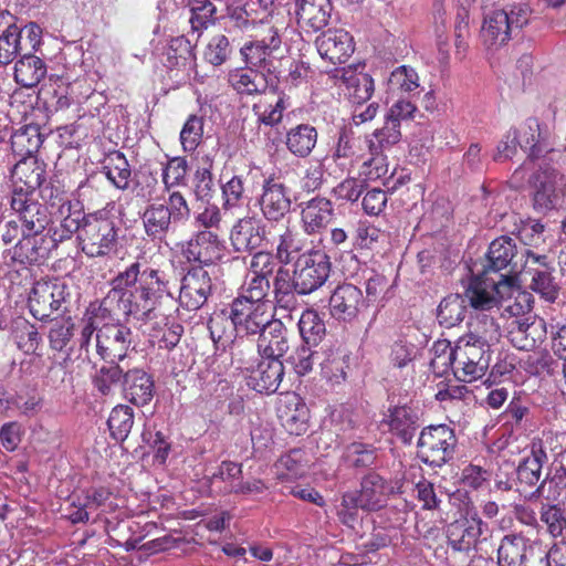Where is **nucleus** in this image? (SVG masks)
I'll list each match as a JSON object with an SVG mask.
<instances>
[{"label": "nucleus", "instance_id": "obj_1", "mask_svg": "<svg viewBox=\"0 0 566 566\" xmlns=\"http://www.w3.org/2000/svg\"><path fill=\"white\" fill-rule=\"evenodd\" d=\"M165 297H172L165 272L135 261L112 279L98 310L116 311L127 321L146 323L157 317L156 310Z\"/></svg>", "mask_w": 566, "mask_h": 566}, {"label": "nucleus", "instance_id": "obj_2", "mask_svg": "<svg viewBox=\"0 0 566 566\" xmlns=\"http://www.w3.org/2000/svg\"><path fill=\"white\" fill-rule=\"evenodd\" d=\"M189 218L190 207L180 191L169 192L166 203L148 205L142 214L145 233L151 240L158 241H163L169 233H174L176 226L187 222Z\"/></svg>", "mask_w": 566, "mask_h": 566}, {"label": "nucleus", "instance_id": "obj_3", "mask_svg": "<svg viewBox=\"0 0 566 566\" xmlns=\"http://www.w3.org/2000/svg\"><path fill=\"white\" fill-rule=\"evenodd\" d=\"M455 447L457 438L449 426H428L419 434L417 457L430 467L441 468L453 459Z\"/></svg>", "mask_w": 566, "mask_h": 566}, {"label": "nucleus", "instance_id": "obj_4", "mask_svg": "<svg viewBox=\"0 0 566 566\" xmlns=\"http://www.w3.org/2000/svg\"><path fill=\"white\" fill-rule=\"evenodd\" d=\"M528 21L527 10L515 7L510 11L495 9L484 17L481 29L483 44L489 50H496L506 44L515 32Z\"/></svg>", "mask_w": 566, "mask_h": 566}, {"label": "nucleus", "instance_id": "obj_5", "mask_svg": "<svg viewBox=\"0 0 566 566\" xmlns=\"http://www.w3.org/2000/svg\"><path fill=\"white\" fill-rule=\"evenodd\" d=\"M530 182L533 191V207L537 212L546 213L563 205L566 196V176L557 169L541 166Z\"/></svg>", "mask_w": 566, "mask_h": 566}, {"label": "nucleus", "instance_id": "obj_6", "mask_svg": "<svg viewBox=\"0 0 566 566\" xmlns=\"http://www.w3.org/2000/svg\"><path fill=\"white\" fill-rule=\"evenodd\" d=\"M499 281L489 279L488 275L475 276L465 289V303L469 302L472 308L481 312L496 307L500 300L512 296L514 292V280L507 275H501Z\"/></svg>", "mask_w": 566, "mask_h": 566}, {"label": "nucleus", "instance_id": "obj_7", "mask_svg": "<svg viewBox=\"0 0 566 566\" xmlns=\"http://www.w3.org/2000/svg\"><path fill=\"white\" fill-rule=\"evenodd\" d=\"M524 255V268L520 272L522 281L545 301L554 302L558 296L559 286L547 255L536 254L532 250H525Z\"/></svg>", "mask_w": 566, "mask_h": 566}, {"label": "nucleus", "instance_id": "obj_8", "mask_svg": "<svg viewBox=\"0 0 566 566\" xmlns=\"http://www.w3.org/2000/svg\"><path fill=\"white\" fill-rule=\"evenodd\" d=\"M117 231L113 219L88 216L77 235L82 251L91 258L108 254L116 247Z\"/></svg>", "mask_w": 566, "mask_h": 566}, {"label": "nucleus", "instance_id": "obj_9", "mask_svg": "<svg viewBox=\"0 0 566 566\" xmlns=\"http://www.w3.org/2000/svg\"><path fill=\"white\" fill-rule=\"evenodd\" d=\"M293 272L298 283L300 295L311 294L323 286L329 277V256L321 250H311L296 258Z\"/></svg>", "mask_w": 566, "mask_h": 566}, {"label": "nucleus", "instance_id": "obj_10", "mask_svg": "<svg viewBox=\"0 0 566 566\" xmlns=\"http://www.w3.org/2000/svg\"><path fill=\"white\" fill-rule=\"evenodd\" d=\"M453 360L454 377L460 381L471 382L485 375L491 363V349L460 337Z\"/></svg>", "mask_w": 566, "mask_h": 566}, {"label": "nucleus", "instance_id": "obj_11", "mask_svg": "<svg viewBox=\"0 0 566 566\" xmlns=\"http://www.w3.org/2000/svg\"><path fill=\"white\" fill-rule=\"evenodd\" d=\"M230 315L237 328V337L241 346L253 352L254 345L245 342L244 336H255L269 324L272 316L265 304H254L247 300H233L230 304Z\"/></svg>", "mask_w": 566, "mask_h": 566}, {"label": "nucleus", "instance_id": "obj_12", "mask_svg": "<svg viewBox=\"0 0 566 566\" xmlns=\"http://www.w3.org/2000/svg\"><path fill=\"white\" fill-rule=\"evenodd\" d=\"M96 354L104 361H123L134 349V334L123 323L104 324L96 333Z\"/></svg>", "mask_w": 566, "mask_h": 566}, {"label": "nucleus", "instance_id": "obj_13", "mask_svg": "<svg viewBox=\"0 0 566 566\" xmlns=\"http://www.w3.org/2000/svg\"><path fill=\"white\" fill-rule=\"evenodd\" d=\"M526 249L521 252L517 251L515 241L506 235L494 239L489 247L486 253V264L484 265L483 275H489L491 272H500L507 270L504 275L511 276L516 282V275L524 268V255Z\"/></svg>", "mask_w": 566, "mask_h": 566}, {"label": "nucleus", "instance_id": "obj_14", "mask_svg": "<svg viewBox=\"0 0 566 566\" xmlns=\"http://www.w3.org/2000/svg\"><path fill=\"white\" fill-rule=\"evenodd\" d=\"M268 226L262 218L244 216L231 227L229 240L234 252L252 254L268 247Z\"/></svg>", "mask_w": 566, "mask_h": 566}, {"label": "nucleus", "instance_id": "obj_15", "mask_svg": "<svg viewBox=\"0 0 566 566\" xmlns=\"http://www.w3.org/2000/svg\"><path fill=\"white\" fill-rule=\"evenodd\" d=\"M10 206L22 227V233L41 234L50 222L48 208L28 191L14 190Z\"/></svg>", "mask_w": 566, "mask_h": 566}, {"label": "nucleus", "instance_id": "obj_16", "mask_svg": "<svg viewBox=\"0 0 566 566\" xmlns=\"http://www.w3.org/2000/svg\"><path fill=\"white\" fill-rule=\"evenodd\" d=\"M67 295L66 286L63 283L38 281L34 283L28 298L30 313L35 319L46 321L61 308Z\"/></svg>", "mask_w": 566, "mask_h": 566}, {"label": "nucleus", "instance_id": "obj_17", "mask_svg": "<svg viewBox=\"0 0 566 566\" xmlns=\"http://www.w3.org/2000/svg\"><path fill=\"white\" fill-rule=\"evenodd\" d=\"M258 205L262 217L268 221H280L291 210V189L277 177L263 179Z\"/></svg>", "mask_w": 566, "mask_h": 566}, {"label": "nucleus", "instance_id": "obj_18", "mask_svg": "<svg viewBox=\"0 0 566 566\" xmlns=\"http://www.w3.org/2000/svg\"><path fill=\"white\" fill-rule=\"evenodd\" d=\"M212 290L209 272L203 266H191L181 279L180 305L190 311L199 310L207 303Z\"/></svg>", "mask_w": 566, "mask_h": 566}, {"label": "nucleus", "instance_id": "obj_19", "mask_svg": "<svg viewBox=\"0 0 566 566\" xmlns=\"http://www.w3.org/2000/svg\"><path fill=\"white\" fill-rule=\"evenodd\" d=\"M182 256L198 266H209L221 260L223 244L212 230H198L182 247Z\"/></svg>", "mask_w": 566, "mask_h": 566}, {"label": "nucleus", "instance_id": "obj_20", "mask_svg": "<svg viewBox=\"0 0 566 566\" xmlns=\"http://www.w3.org/2000/svg\"><path fill=\"white\" fill-rule=\"evenodd\" d=\"M240 368L249 373L248 385L260 394L271 395L277 391L284 377V366L281 359L261 357L254 366L240 358Z\"/></svg>", "mask_w": 566, "mask_h": 566}, {"label": "nucleus", "instance_id": "obj_21", "mask_svg": "<svg viewBox=\"0 0 566 566\" xmlns=\"http://www.w3.org/2000/svg\"><path fill=\"white\" fill-rule=\"evenodd\" d=\"M87 218L78 200L61 198L56 210L52 212L54 226L51 238L56 243L71 239L75 233L78 235Z\"/></svg>", "mask_w": 566, "mask_h": 566}, {"label": "nucleus", "instance_id": "obj_22", "mask_svg": "<svg viewBox=\"0 0 566 566\" xmlns=\"http://www.w3.org/2000/svg\"><path fill=\"white\" fill-rule=\"evenodd\" d=\"M528 150V158L538 159L546 154L554 155L552 134L547 126H542L536 118H528L518 129L512 132V143Z\"/></svg>", "mask_w": 566, "mask_h": 566}, {"label": "nucleus", "instance_id": "obj_23", "mask_svg": "<svg viewBox=\"0 0 566 566\" xmlns=\"http://www.w3.org/2000/svg\"><path fill=\"white\" fill-rule=\"evenodd\" d=\"M541 544L522 534L505 535L497 548L499 566H526L530 557H533Z\"/></svg>", "mask_w": 566, "mask_h": 566}, {"label": "nucleus", "instance_id": "obj_24", "mask_svg": "<svg viewBox=\"0 0 566 566\" xmlns=\"http://www.w3.org/2000/svg\"><path fill=\"white\" fill-rule=\"evenodd\" d=\"M300 208L302 227L310 235L321 233L331 224L335 216L333 202L322 196L301 202Z\"/></svg>", "mask_w": 566, "mask_h": 566}, {"label": "nucleus", "instance_id": "obj_25", "mask_svg": "<svg viewBox=\"0 0 566 566\" xmlns=\"http://www.w3.org/2000/svg\"><path fill=\"white\" fill-rule=\"evenodd\" d=\"M548 460L542 441L531 443L530 453L520 462L516 469L517 491L526 494L530 489L539 485L542 469Z\"/></svg>", "mask_w": 566, "mask_h": 566}, {"label": "nucleus", "instance_id": "obj_26", "mask_svg": "<svg viewBox=\"0 0 566 566\" xmlns=\"http://www.w3.org/2000/svg\"><path fill=\"white\" fill-rule=\"evenodd\" d=\"M485 526L476 514L459 518L447 526L448 544L457 552H469L476 545Z\"/></svg>", "mask_w": 566, "mask_h": 566}, {"label": "nucleus", "instance_id": "obj_27", "mask_svg": "<svg viewBox=\"0 0 566 566\" xmlns=\"http://www.w3.org/2000/svg\"><path fill=\"white\" fill-rule=\"evenodd\" d=\"M363 293L353 284L338 285L328 302L329 314L337 321H354L363 306Z\"/></svg>", "mask_w": 566, "mask_h": 566}, {"label": "nucleus", "instance_id": "obj_28", "mask_svg": "<svg viewBox=\"0 0 566 566\" xmlns=\"http://www.w3.org/2000/svg\"><path fill=\"white\" fill-rule=\"evenodd\" d=\"M123 398L136 407L148 405L155 395L153 377L142 368H132L125 371L122 388Z\"/></svg>", "mask_w": 566, "mask_h": 566}, {"label": "nucleus", "instance_id": "obj_29", "mask_svg": "<svg viewBox=\"0 0 566 566\" xmlns=\"http://www.w3.org/2000/svg\"><path fill=\"white\" fill-rule=\"evenodd\" d=\"M230 86L241 95L264 94L268 90L277 88V77L268 76L250 67L235 69L229 73Z\"/></svg>", "mask_w": 566, "mask_h": 566}, {"label": "nucleus", "instance_id": "obj_30", "mask_svg": "<svg viewBox=\"0 0 566 566\" xmlns=\"http://www.w3.org/2000/svg\"><path fill=\"white\" fill-rule=\"evenodd\" d=\"M319 55L332 64H342L354 52L353 39L344 30H328L315 41Z\"/></svg>", "mask_w": 566, "mask_h": 566}, {"label": "nucleus", "instance_id": "obj_31", "mask_svg": "<svg viewBox=\"0 0 566 566\" xmlns=\"http://www.w3.org/2000/svg\"><path fill=\"white\" fill-rule=\"evenodd\" d=\"M287 329L280 319L271 318L260 332L256 349L261 357L281 359L289 350Z\"/></svg>", "mask_w": 566, "mask_h": 566}, {"label": "nucleus", "instance_id": "obj_32", "mask_svg": "<svg viewBox=\"0 0 566 566\" xmlns=\"http://www.w3.org/2000/svg\"><path fill=\"white\" fill-rule=\"evenodd\" d=\"M55 242L52 238L41 234L22 233L13 250L12 259L22 264H40L50 254Z\"/></svg>", "mask_w": 566, "mask_h": 566}, {"label": "nucleus", "instance_id": "obj_33", "mask_svg": "<svg viewBox=\"0 0 566 566\" xmlns=\"http://www.w3.org/2000/svg\"><path fill=\"white\" fill-rule=\"evenodd\" d=\"M208 329L217 347L226 348L228 345H231L232 356L235 357L239 355L235 350L241 347V343L239 342V337H237L233 316L230 315V305L226 308L214 311L211 314L208 321Z\"/></svg>", "mask_w": 566, "mask_h": 566}, {"label": "nucleus", "instance_id": "obj_34", "mask_svg": "<svg viewBox=\"0 0 566 566\" xmlns=\"http://www.w3.org/2000/svg\"><path fill=\"white\" fill-rule=\"evenodd\" d=\"M277 417L285 430L295 436H302L308 428V408L295 395H289L277 407Z\"/></svg>", "mask_w": 566, "mask_h": 566}, {"label": "nucleus", "instance_id": "obj_35", "mask_svg": "<svg viewBox=\"0 0 566 566\" xmlns=\"http://www.w3.org/2000/svg\"><path fill=\"white\" fill-rule=\"evenodd\" d=\"M400 481L387 482L379 474L371 472L361 481L360 494L365 504V511H377L381 509L389 494L400 492Z\"/></svg>", "mask_w": 566, "mask_h": 566}, {"label": "nucleus", "instance_id": "obj_36", "mask_svg": "<svg viewBox=\"0 0 566 566\" xmlns=\"http://www.w3.org/2000/svg\"><path fill=\"white\" fill-rule=\"evenodd\" d=\"M546 335L545 322L534 318H515L510 324L509 339L514 347L521 350H532L542 343Z\"/></svg>", "mask_w": 566, "mask_h": 566}, {"label": "nucleus", "instance_id": "obj_37", "mask_svg": "<svg viewBox=\"0 0 566 566\" xmlns=\"http://www.w3.org/2000/svg\"><path fill=\"white\" fill-rule=\"evenodd\" d=\"M289 97L279 90H268L263 96L253 104L252 111L258 123L273 127L282 122L283 113L289 107Z\"/></svg>", "mask_w": 566, "mask_h": 566}, {"label": "nucleus", "instance_id": "obj_38", "mask_svg": "<svg viewBox=\"0 0 566 566\" xmlns=\"http://www.w3.org/2000/svg\"><path fill=\"white\" fill-rule=\"evenodd\" d=\"M296 17L301 28L317 32L328 24L331 0H296Z\"/></svg>", "mask_w": 566, "mask_h": 566}, {"label": "nucleus", "instance_id": "obj_39", "mask_svg": "<svg viewBox=\"0 0 566 566\" xmlns=\"http://www.w3.org/2000/svg\"><path fill=\"white\" fill-rule=\"evenodd\" d=\"M387 422L389 431L403 444H410L412 442L420 427L418 412L407 406L390 409Z\"/></svg>", "mask_w": 566, "mask_h": 566}, {"label": "nucleus", "instance_id": "obj_40", "mask_svg": "<svg viewBox=\"0 0 566 566\" xmlns=\"http://www.w3.org/2000/svg\"><path fill=\"white\" fill-rule=\"evenodd\" d=\"M252 29L254 40L275 52L281 48L282 35L286 31L289 21L286 14H274L270 19H261Z\"/></svg>", "mask_w": 566, "mask_h": 566}, {"label": "nucleus", "instance_id": "obj_41", "mask_svg": "<svg viewBox=\"0 0 566 566\" xmlns=\"http://www.w3.org/2000/svg\"><path fill=\"white\" fill-rule=\"evenodd\" d=\"M317 129L310 124H298L285 134V146L287 150L297 158L308 157L317 144Z\"/></svg>", "mask_w": 566, "mask_h": 566}, {"label": "nucleus", "instance_id": "obj_42", "mask_svg": "<svg viewBox=\"0 0 566 566\" xmlns=\"http://www.w3.org/2000/svg\"><path fill=\"white\" fill-rule=\"evenodd\" d=\"M500 326L495 319L485 313H479L468 324V333L461 338L491 349L500 338Z\"/></svg>", "mask_w": 566, "mask_h": 566}, {"label": "nucleus", "instance_id": "obj_43", "mask_svg": "<svg viewBox=\"0 0 566 566\" xmlns=\"http://www.w3.org/2000/svg\"><path fill=\"white\" fill-rule=\"evenodd\" d=\"M44 61L31 53H23L14 65V80L23 87H34L46 75Z\"/></svg>", "mask_w": 566, "mask_h": 566}, {"label": "nucleus", "instance_id": "obj_44", "mask_svg": "<svg viewBox=\"0 0 566 566\" xmlns=\"http://www.w3.org/2000/svg\"><path fill=\"white\" fill-rule=\"evenodd\" d=\"M125 370L120 366V361H105L99 368L95 369L92 376L93 388L99 396H114L118 385L123 388Z\"/></svg>", "mask_w": 566, "mask_h": 566}, {"label": "nucleus", "instance_id": "obj_45", "mask_svg": "<svg viewBox=\"0 0 566 566\" xmlns=\"http://www.w3.org/2000/svg\"><path fill=\"white\" fill-rule=\"evenodd\" d=\"M340 80L346 86V96L354 104L361 105L367 102L374 93V80L367 73L344 69L342 70Z\"/></svg>", "mask_w": 566, "mask_h": 566}, {"label": "nucleus", "instance_id": "obj_46", "mask_svg": "<svg viewBox=\"0 0 566 566\" xmlns=\"http://www.w3.org/2000/svg\"><path fill=\"white\" fill-rule=\"evenodd\" d=\"M273 51L264 48L263 44L256 40L245 43L240 49L242 60L247 64V67L255 70L260 73H265L268 76H276L273 61L270 59Z\"/></svg>", "mask_w": 566, "mask_h": 566}, {"label": "nucleus", "instance_id": "obj_47", "mask_svg": "<svg viewBox=\"0 0 566 566\" xmlns=\"http://www.w3.org/2000/svg\"><path fill=\"white\" fill-rule=\"evenodd\" d=\"M319 356L321 374L325 379L334 384L345 380L346 368H348V355L344 350L339 348L325 349L319 353Z\"/></svg>", "mask_w": 566, "mask_h": 566}, {"label": "nucleus", "instance_id": "obj_48", "mask_svg": "<svg viewBox=\"0 0 566 566\" xmlns=\"http://www.w3.org/2000/svg\"><path fill=\"white\" fill-rule=\"evenodd\" d=\"M43 143L36 125H27L11 136V149L20 160L32 157Z\"/></svg>", "mask_w": 566, "mask_h": 566}, {"label": "nucleus", "instance_id": "obj_49", "mask_svg": "<svg viewBox=\"0 0 566 566\" xmlns=\"http://www.w3.org/2000/svg\"><path fill=\"white\" fill-rule=\"evenodd\" d=\"M103 171L106 178L120 190H126L130 180V166L120 151L111 153L104 160Z\"/></svg>", "mask_w": 566, "mask_h": 566}, {"label": "nucleus", "instance_id": "obj_50", "mask_svg": "<svg viewBox=\"0 0 566 566\" xmlns=\"http://www.w3.org/2000/svg\"><path fill=\"white\" fill-rule=\"evenodd\" d=\"M467 313L465 298L460 294H450L439 304L437 318L441 326L450 328L459 325Z\"/></svg>", "mask_w": 566, "mask_h": 566}, {"label": "nucleus", "instance_id": "obj_51", "mask_svg": "<svg viewBox=\"0 0 566 566\" xmlns=\"http://www.w3.org/2000/svg\"><path fill=\"white\" fill-rule=\"evenodd\" d=\"M297 325L301 337L305 345L317 346L325 337V323L316 311H304L298 319Z\"/></svg>", "mask_w": 566, "mask_h": 566}, {"label": "nucleus", "instance_id": "obj_52", "mask_svg": "<svg viewBox=\"0 0 566 566\" xmlns=\"http://www.w3.org/2000/svg\"><path fill=\"white\" fill-rule=\"evenodd\" d=\"M107 426L114 440L125 441L134 426L133 408L123 403L115 406L109 413Z\"/></svg>", "mask_w": 566, "mask_h": 566}, {"label": "nucleus", "instance_id": "obj_53", "mask_svg": "<svg viewBox=\"0 0 566 566\" xmlns=\"http://www.w3.org/2000/svg\"><path fill=\"white\" fill-rule=\"evenodd\" d=\"M566 490V467L560 462H554L546 478L532 492V495H543L547 492V499L557 500Z\"/></svg>", "mask_w": 566, "mask_h": 566}, {"label": "nucleus", "instance_id": "obj_54", "mask_svg": "<svg viewBox=\"0 0 566 566\" xmlns=\"http://www.w3.org/2000/svg\"><path fill=\"white\" fill-rule=\"evenodd\" d=\"M303 249L298 233L290 227H284L276 238L275 258L280 263H291Z\"/></svg>", "mask_w": 566, "mask_h": 566}, {"label": "nucleus", "instance_id": "obj_55", "mask_svg": "<svg viewBox=\"0 0 566 566\" xmlns=\"http://www.w3.org/2000/svg\"><path fill=\"white\" fill-rule=\"evenodd\" d=\"M24 52L21 42V31L15 24H10L0 35V65L10 64L18 55Z\"/></svg>", "mask_w": 566, "mask_h": 566}, {"label": "nucleus", "instance_id": "obj_56", "mask_svg": "<svg viewBox=\"0 0 566 566\" xmlns=\"http://www.w3.org/2000/svg\"><path fill=\"white\" fill-rule=\"evenodd\" d=\"M227 18L232 22L233 27L240 31H252L255 23L260 22V13L255 8V3H245L244 6H235L227 2Z\"/></svg>", "mask_w": 566, "mask_h": 566}, {"label": "nucleus", "instance_id": "obj_57", "mask_svg": "<svg viewBox=\"0 0 566 566\" xmlns=\"http://www.w3.org/2000/svg\"><path fill=\"white\" fill-rule=\"evenodd\" d=\"M400 124L396 119L386 117L385 125L376 129L368 140L370 154H380L382 149L397 144L400 140Z\"/></svg>", "mask_w": 566, "mask_h": 566}, {"label": "nucleus", "instance_id": "obj_58", "mask_svg": "<svg viewBox=\"0 0 566 566\" xmlns=\"http://www.w3.org/2000/svg\"><path fill=\"white\" fill-rule=\"evenodd\" d=\"M355 154V138L348 130L342 129L332 149L331 159L344 171L350 166Z\"/></svg>", "mask_w": 566, "mask_h": 566}, {"label": "nucleus", "instance_id": "obj_59", "mask_svg": "<svg viewBox=\"0 0 566 566\" xmlns=\"http://www.w3.org/2000/svg\"><path fill=\"white\" fill-rule=\"evenodd\" d=\"M191 29L201 32L216 21L217 8L210 0H189Z\"/></svg>", "mask_w": 566, "mask_h": 566}, {"label": "nucleus", "instance_id": "obj_60", "mask_svg": "<svg viewBox=\"0 0 566 566\" xmlns=\"http://www.w3.org/2000/svg\"><path fill=\"white\" fill-rule=\"evenodd\" d=\"M245 181L247 176L234 175L221 185L223 200L222 208L226 211L242 207L243 200L245 198Z\"/></svg>", "mask_w": 566, "mask_h": 566}, {"label": "nucleus", "instance_id": "obj_61", "mask_svg": "<svg viewBox=\"0 0 566 566\" xmlns=\"http://www.w3.org/2000/svg\"><path fill=\"white\" fill-rule=\"evenodd\" d=\"M539 518L553 537L562 536L566 530V511L559 504L543 503Z\"/></svg>", "mask_w": 566, "mask_h": 566}, {"label": "nucleus", "instance_id": "obj_62", "mask_svg": "<svg viewBox=\"0 0 566 566\" xmlns=\"http://www.w3.org/2000/svg\"><path fill=\"white\" fill-rule=\"evenodd\" d=\"M75 324L72 317L55 319L49 331V343L53 350H63L74 336Z\"/></svg>", "mask_w": 566, "mask_h": 566}, {"label": "nucleus", "instance_id": "obj_63", "mask_svg": "<svg viewBox=\"0 0 566 566\" xmlns=\"http://www.w3.org/2000/svg\"><path fill=\"white\" fill-rule=\"evenodd\" d=\"M203 135V118L190 115L180 132V143L185 151H193L201 143Z\"/></svg>", "mask_w": 566, "mask_h": 566}, {"label": "nucleus", "instance_id": "obj_64", "mask_svg": "<svg viewBox=\"0 0 566 566\" xmlns=\"http://www.w3.org/2000/svg\"><path fill=\"white\" fill-rule=\"evenodd\" d=\"M313 346L301 345L297 347L287 358L295 373L300 376H304L312 371L315 363H318L321 358L319 352L313 350Z\"/></svg>", "mask_w": 566, "mask_h": 566}]
</instances>
